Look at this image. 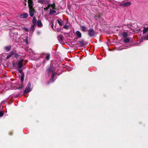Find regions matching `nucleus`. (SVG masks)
Returning a JSON list of instances; mask_svg holds the SVG:
<instances>
[{
    "instance_id": "obj_1",
    "label": "nucleus",
    "mask_w": 148,
    "mask_h": 148,
    "mask_svg": "<svg viewBox=\"0 0 148 148\" xmlns=\"http://www.w3.org/2000/svg\"><path fill=\"white\" fill-rule=\"evenodd\" d=\"M54 68L53 67H50L46 71L47 72L48 74L49 75V73H52L51 78L50 80V82H52L54 81L53 79L56 74L55 72L54 71Z\"/></svg>"
},
{
    "instance_id": "obj_2",
    "label": "nucleus",
    "mask_w": 148,
    "mask_h": 148,
    "mask_svg": "<svg viewBox=\"0 0 148 148\" xmlns=\"http://www.w3.org/2000/svg\"><path fill=\"white\" fill-rule=\"evenodd\" d=\"M31 83L30 82H29L28 83V85L26 87L25 90L24 91V93L25 94L27 93L30 92L31 90Z\"/></svg>"
},
{
    "instance_id": "obj_3",
    "label": "nucleus",
    "mask_w": 148,
    "mask_h": 148,
    "mask_svg": "<svg viewBox=\"0 0 148 148\" xmlns=\"http://www.w3.org/2000/svg\"><path fill=\"white\" fill-rule=\"evenodd\" d=\"M88 34L90 37L94 36L95 33L94 29L92 28L89 29L88 30Z\"/></svg>"
},
{
    "instance_id": "obj_4",
    "label": "nucleus",
    "mask_w": 148,
    "mask_h": 148,
    "mask_svg": "<svg viewBox=\"0 0 148 148\" xmlns=\"http://www.w3.org/2000/svg\"><path fill=\"white\" fill-rule=\"evenodd\" d=\"M23 59H21L20 60H18L17 62V64L18 65V68H21L23 66Z\"/></svg>"
},
{
    "instance_id": "obj_5",
    "label": "nucleus",
    "mask_w": 148,
    "mask_h": 148,
    "mask_svg": "<svg viewBox=\"0 0 148 148\" xmlns=\"http://www.w3.org/2000/svg\"><path fill=\"white\" fill-rule=\"evenodd\" d=\"M35 10L34 8L29 9V14L31 17H33L34 15Z\"/></svg>"
},
{
    "instance_id": "obj_6",
    "label": "nucleus",
    "mask_w": 148,
    "mask_h": 148,
    "mask_svg": "<svg viewBox=\"0 0 148 148\" xmlns=\"http://www.w3.org/2000/svg\"><path fill=\"white\" fill-rule=\"evenodd\" d=\"M28 6L29 9L34 8L33 6L34 5L32 1L31 0H28Z\"/></svg>"
},
{
    "instance_id": "obj_7",
    "label": "nucleus",
    "mask_w": 148,
    "mask_h": 148,
    "mask_svg": "<svg viewBox=\"0 0 148 148\" xmlns=\"http://www.w3.org/2000/svg\"><path fill=\"white\" fill-rule=\"evenodd\" d=\"M28 16V14L27 13H24L23 14H21L19 16V17L21 18H26Z\"/></svg>"
},
{
    "instance_id": "obj_8",
    "label": "nucleus",
    "mask_w": 148,
    "mask_h": 148,
    "mask_svg": "<svg viewBox=\"0 0 148 148\" xmlns=\"http://www.w3.org/2000/svg\"><path fill=\"white\" fill-rule=\"evenodd\" d=\"M130 5L131 2H126L122 3H120L119 4V5L120 6L125 7L129 6Z\"/></svg>"
},
{
    "instance_id": "obj_9",
    "label": "nucleus",
    "mask_w": 148,
    "mask_h": 148,
    "mask_svg": "<svg viewBox=\"0 0 148 148\" xmlns=\"http://www.w3.org/2000/svg\"><path fill=\"white\" fill-rule=\"evenodd\" d=\"M57 21L60 26L62 25L63 24V22L60 18H58L57 19Z\"/></svg>"
},
{
    "instance_id": "obj_10",
    "label": "nucleus",
    "mask_w": 148,
    "mask_h": 148,
    "mask_svg": "<svg viewBox=\"0 0 148 148\" xmlns=\"http://www.w3.org/2000/svg\"><path fill=\"white\" fill-rule=\"evenodd\" d=\"M56 9L55 7H53L52 9H50V14H54L56 13V11L54 10Z\"/></svg>"
},
{
    "instance_id": "obj_11",
    "label": "nucleus",
    "mask_w": 148,
    "mask_h": 148,
    "mask_svg": "<svg viewBox=\"0 0 148 148\" xmlns=\"http://www.w3.org/2000/svg\"><path fill=\"white\" fill-rule=\"evenodd\" d=\"M11 48V45H9L8 46H5L4 47V49L7 52L10 51Z\"/></svg>"
},
{
    "instance_id": "obj_12",
    "label": "nucleus",
    "mask_w": 148,
    "mask_h": 148,
    "mask_svg": "<svg viewBox=\"0 0 148 148\" xmlns=\"http://www.w3.org/2000/svg\"><path fill=\"white\" fill-rule=\"evenodd\" d=\"M37 26L39 27H42V24L41 22L39 20L36 22Z\"/></svg>"
},
{
    "instance_id": "obj_13",
    "label": "nucleus",
    "mask_w": 148,
    "mask_h": 148,
    "mask_svg": "<svg viewBox=\"0 0 148 148\" xmlns=\"http://www.w3.org/2000/svg\"><path fill=\"white\" fill-rule=\"evenodd\" d=\"M76 34L78 38H81V37L82 34L79 31H77L76 32Z\"/></svg>"
},
{
    "instance_id": "obj_14",
    "label": "nucleus",
    "mask_w": 148,
    "mask_h": 148,
    "mask_svg": "<svg viewBox=\"0 0 148 148\" xmlns=\"http://www.w3.org/2000/svg\"><path fill=\"white\" fill-rule=\"evenodd\" d=\"M35 25H34L33 24L31 25L30 29V30L31 32H33L34 30L35 26Z\"/></svg>"
},
{
    "instance_id": "obj_15",
    "label": "nucleus",
    "mask_w": 148,
    "mask_h": 148,
    "mask_svg": "<svg viewBox=\"0 0 148 148\" xmlns=\"http://www.w3.org/2000/svg\"><path fill=\"white\" fill-rule=\"evenodd\" d=\"M81 30L83 32H86L87 30V28L86 27L82 26L81 27Z\"/></svg>"
},
{
    "instance_id": "obj_16",
    "label": "nucleus",
    "mask_w": 148,
    "mask_h": 148,
    "mask_svg": "<svg viewBox=\"0 0 148 148\" xmlns=\"http://www.w3.org/2000/svg\"><path fill=\"white\" fill-rule=\"evenodd\" d=\"M14 52L13 51H11L10 52L9 54L7 55V59H8L9 58L12 56Z\"/></svg>"
},
{
    "instance_id": "obj_17",
    "label": "nucleus",
    "mask_w": 148,
    "mask_h": 148,
    "mask_svg": "<svg viewBox=\"0 0 148 148\" xmlns=\"http://www.w3.org/2000/svg\"><path fill=\"white\" fill-rule=\"evenodd\" d=\"M32 23L33 25H36V18L35 17H34L32 20Z\"/></svg>"
},
{
    "instance_id": "obj_18",
    "label": "nucleus",
    "mask_w": 148,
    "mask_h": 148,
    "mask_svg": "<svg viewBox=\"0 0 148 148\" xmlns=\"http://www.w3.org/2000/svg\"><path fill=\"white\" fill-rule=\"evenodd\" d=\"M63 36L62 35H60L58 36V39L60 41H62V40Z\"/></svg>"
},
{
    "instance_id": "obj_19",
    "label": "nucleus",
    "mask_w": 148,
    "mask_h": 148,
    "mask_svg": "<svg viewBox=\"0 0 148 148\" xmlns=\"http://www.w3.org/2000/svg\"><path fill=\"white\" fill-rule=\"evenodd\" d=\"M45 1L46 0H38V2L41 4H42L45 2Z\"/></svg>"
},
{
    "instance_id": "obj_20",
    "label": "nucleus",
    "mask_w": 148,
    "mask_h": 148,
    "mask_svg": "<svg viewBox=\"0 0 148 148\" xmlns=\"http://www.w3.org/2000/svg\"><path fill=\"white\" fill-rule=\"evenodd\" d=\"M147 31H148V27H147L144 29L143 31V34H144Z\"/></svg>"
},
{
    "instance_id": "obj_21",
    "label": "nucleus",
    "mask_w": 148,
    "mask_h": 148,
    "mask_svg": "<svg viewBox=\"0 0 148 148\" xmlns=\"http://www.w3.org/2000/svg\"><path fill=\"white\" fill-rule=\"evenodd\" d=\"M130 39L128 38H125L124 40V42L125 43L128 42H130Z\"/></svg>"
},
{
    "instance_id": "obj_22",
    "label": "nucleus",
    "mask_w": 148,
    "mask_h": 148,
    "mask_svg": "<svg viewBox=\"0 0 148 148\" xmlns=\"http://www.w3.org/2000/svg\"><path fill=\"white\" fill-rule=\"evenodd\" d=\"M24 74L21 75V80L22 82H23L24 81Z\"/></svg>"
},
{
    "instance_id": "obj_23",
    "label": "nucleus",
    "mask_w": 148,
    "mask_h": 148,
    "mask_svg": "<svg viewBox=\"0 0 148 148\" xmlns=\"http://www.w3.org/2000/svg\"><path fill=\"white\" fill-rule=\"evenodd\" d=\"M50 58V55L49 54L47 55L46 57L45 58V59L46 60H48Z\"/></svg>"
},
{
    "instance_id": "obj_24",
    "label": "nucleus",
    "mask_w": 148,
    "mask_h": 148,
    "mask_svg": "<svg viewBox=\"0 0 148 148\" xmlns=\"http://www.w3.org/2000/svg\"><path fill=\"white\" fill-rule=\"evenodd\" d=\"M122 34L123 37H126L127 36V34L125 32H123Z\"/></svg>"
},
{
    "instance_id": "obj_25",
    "label": "nucleus",
    "mask_w": 148,
    "mask_h": 148,
    "mask_svg": "<svg viewBox=\"0 0 148 148\" xmlns=\"http://www.w3.org/2000/svg\"><path fill=\"white\" fill-rule=\"evenodd\" d=\"M21 68H19L18 69V71L20 73V74H21V75L24 74L22 72V69H21Z\"/></svg>"
},
{
    "instance_id": "obj_26",
    "label": "nucleus",
    "mask_w": 148,
    "mask_h": 148,
    "mask_svg": "<svg viewBox=\"0 0 148 148\" xmlns=\"http://www.w3.org/2000/svg\"><path fill=\"white\" fill-rule=\"evenodd\" d=\"M28 38L27 37L26 38V40H25V42L26 43V44H28Z\"/></svg>"
},
{
    "instance_id": "obj_27",
    "label": "nucleus",
    "mask_w": 148,
    "mask_h": 148,
    "mask_svg": "<svg viewBox=\"0 0 148 148\" xmlns=\"http://www.w3.org/2000/svg\"><path fill=\"white\" fill-rule=\"evenodd\" d=\"M63 27L65 29H67L68 27V26L66 25H64Z\"/></svg>"
},
{
    "instance_id": "obj_28",
    "label": "nucleus",
    "mask_w": 148,
    "mask_h": 148,
    "mask_svg": "<svg viewBox=\"0 0 148 148\" xmlns=\"http://www.w3.org/2000/svg\"><path fill=\"white\" fill-rule=\"evenodd\" d=\"M3 115V113L2 111H0V117H1Z\"/></svg>"
},
{
    "instance_id": "obj_29",
    "label": "nucleus",
    "mask_w": 148,
    "mask_h": 148,
    "mask_svg": "<svg viewBox=\"0 0 148 148\" xmlns=\"http://www.w3.org/2000/svg\"><path fill=\"white\" fill-rule=\"evenodd\" d=\"M19 56V55H18V53H15V57L16 58H18Z\"/></svg>"
},
{
    "instance_id": "obj_30",
    "label": "nucleus",
    "mask_w": 148,
    "mask_h": 148,
    "mask_svg": "<svg viewBox=\"0 0 148 148\" xmlns=\"http://www.w3.org/2000/svg\"><path fill=\"white\" fill-rule=\"evenodd\" d=\"M23 29L25 30V31H27L28 30V29L27 28V27H24L23 28Z\"/></svg>"
},
{
    "instance_id": "obj_31",
    "label": "nucleus",
    "mask_w": 148,
    "mask_h": 148,
    "mask_svg": "<svg viewBox=\"0 0 148 148\" xmlns=\"http://www.w3.org/2000/svg\"><path fill=\"white\" fill-rule=\"evenodd\" d=\"M49 8V6H48L47 7H46L44 8L45 10H47Z\"/></svg>"
},
{
    "instance_id": "obj_32",
    "label": "nucleus",
    "mask_w": 148,
    "mask_h": 148,
    "mask_svg": "<svg viewBox=\"0 0 148 148\" xmlns=\"http://www.w3.org/2000/svg\"><path fill=\"white\" fill-rule=\"evenodd\" d=\"M144 39L145 40H148V35L147 36L145 37Z\"/></svg>"
},
{
    "instance_id": "obj_33",
    "label": "nucleus",
    "mask_w": 148,
    "mask_h": 148,
    "mask_svg": "<svg viewBox=\"0 0 148 148\" xmlns=\"http://www.w3.org/2000/svg\"><path fill=\"white\" fill-rule=\"evenodd\" d=\"M28 50H30V51H31V49L30 48L29 49H25V50L27 51H28Z\"/></svg>"
},
{
    "instance_id": "obj_34",
    "label": "nucleus",
    "mask_w": 148,
    "mask_h": 148,
    "mask_svg": "<svg viewBox=\"0 0 148 148\" xmlns=\"http://www.w3.org/2000/svg\"><path fill=\"white\" fill-rule=\"evenodd\" d=\"M84 41H81L79 42V43L82 44L83 43Z\"/></svg>"
},
{
    "instance_id": "obj_35",
    "label": "nucleus",
    "mask_w": 148,
    "mask_h": 148,
    "mask_svg": "<svg viewBox=\"0 0 148 148\" xmlns=\"http://www.w3.org/2000/svg\"><path fill=\"white\" fill-rule=\"evenodd\" d=\"M139 41L140 42H141L142 41V39H140L139 40Z\"/></svg>"
},
{
    "instance_id": "obj_36",
    "label": "nucleus",
    "mask_w": 148,
    "mask_h": 148,
    "mask_svg": "<svg viewBox=\"0 0 148 148\" xmlns=\"http://www.w3.org/2000/svg\"><path fill=\"white\" fill-rule=\"evenodd\" d=\"M53 23H52V24H51V27H53Z\"/></svg>"
},
{
    "instance_id": "obj_37",
    "label": "nucleus",
    "mask_w": 148,
    "mask_h": 148,
    "mask_svg": "<svg viewBox=\"0 0 148 148\" xmlns=\"http://www.w3.org/2000/svg\"><path fill=\"white\" fill-rule=\"evenodd\" d=\"M37 33L38 34H39L40 33V32L39 31L37 32Z\"/></svg>"
}]
</instances>
